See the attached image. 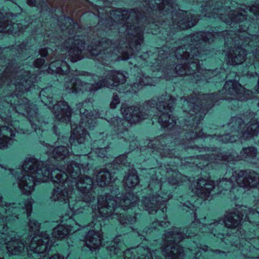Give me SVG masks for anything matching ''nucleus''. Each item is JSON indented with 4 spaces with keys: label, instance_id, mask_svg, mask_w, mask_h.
<instances>
[{
    "label": "nucleus",
    "instance_id": "473e14b6",
    "mask_svg": "<svg viewBox=\"0 0 259 259\" xmlns=\"http://www.w3.org/2000/svg\"><path fill=\"white\" fill-rule=\"evenodd\" d=\"M146 233H150V232H148V230H146Z\"/></svg>",
    "mask_w": 259,
    "mask_h": 259
},
{
    "label": "nucleus",
    "instance_id": "aec40b11",
    "mask_svg": "<svg viewBox=\"0 0 259 259\" xmlns=\"http://www.w3.org/2000/svg\"><path fill=\"white\" fill-rule=\"evenodd\" d=\"M124 183L126 187L132 188L136 186L139 180L136 170L134 169H130L126 177L124 179Z\"/></svg>",
    "mask_w": 259,
    "mask_h": 259
},
{
    "label": "nucleus",
    "instance_id": "412c9836",
    "mask_svg": "<svg viewBox=\"0 0 259 259\" xmlns=\"http://www.w3.org/2000/svg\"><path fill=\"white\" fill-rule=\"evenodd\" d=\"M167 49V47L164 46L158 51V57L155 60V62L152 63L153 66L158 67L159 64H162V61H165L164 59L167 60L169 57H171L170 54H168L166 51Z\"/></svg>",
    "mask_w": 259,
    "mask_h": 259
},
{
    "label": "nucleus",
    "instance_id": "a211bd4d",
    "mask_svg": "<svg viewBox=\"0 0 259 259\" xmlns=\"http://www.w3.org/2000/svg\"><path fill=\"white\" fill-rule=\"evenodd\" d=\"M155 83H156V81L155 79H153V76L150 77L142 72L141 73H138L136 78V80L130 85V89H123L122 92L124 93L128 92H136V90L142 88L144 85H154Z\"/></svg>",
    "mask_w": 259,
    "mask_h": 259
},
{
    "label": "nucleus",
    "instance_id": "c756f323",
    "mask_svg": "<svg viewBox=\"0 0 259 259\" xmlns=\"http://www.w3.org/2000/svg\"><path fill=\"white\" fill-rule=\"evenodd\" d=\"M252 21L251 22V23H252V24H253L255 23V22H254L255 20H254V18H252Z\"/></svg>",
    "mask_w": 259,
    "mask_h": 259
},
{
    "label": "nucleus",
    "instance_id": "6ab92c4d",
    "mask_svg": "<svg viewBox=\"0 0 259 259\" xmlns=\"http://www.w3.org/2000/svg\"><path fill=\"white\" fill-rule=\"evenodd\" d=\"M109 171L106 169L100 170L96 177L97 184L101 187L108 185L111 182L113 177L111 176V169Z\"/></svg>",
    "mask_w": 259,
    "mask_h": 259
},
{
    "label": "nucleus",
    "instance_id": "1a4fd4ad",
    "mask_svg": "<svg viewBox=\"0 0 259 259\" xmlns=\"http://www.w3.org/2000/svg\"><path fill=\"white\" fill-rule=\"evenodd\" d=\"M58 25L64 33H68L69 35V38L64 42V50L62 47L60 48L58 47V49L53 52L52 49L46 48L39 51V54L41 57L49 56L52 54L56 56L59 50H60L59 51L61 52L68 53V60L70 59L71 62H75L81 60L83 58V51H85V44L78 35H76L75 29L79 28L78 24L74 23L70 17H64V22L62 23L59 20ZM64 53H61L60 56L58 57L59 59L52 61L50 64L48 69V73L65 74L68 72L69 66L63 61L66 58V56H64Z\"/></svg>",
    "mask_w": 259,
    "mask_h": 259
},
{
    "label": "nucleus",
    "instance_id": "393cba45",
    "mask_svg": "<svg viewBox=\"0 0 259 259\" xmlns=\"http://www.w3.org/2000/svg\"><path fill=\"white\" fill-rule=\"evenodd\" d=\"M51 90L50 88H46L42 90H41L40 92V97L41 99V101L44 102L46 105H48L50 104L51 103H53V100L52 99V97H47L45 95V94L47 92H50Z\"/></svg>",
    "mask_w": 259,
    "mask_h": 259
},
{
    "label": "nucleus",
    "instance_id": "f3484780",
    "mask_svg": "<svg viewBox=\"0 0 259 259\" xmlns=\"http://www.w3.org/2000/svg\"><path fill=\"white\" fill-rule=\"evenodd\" d=\"M51 110L58 121L65 123L70 121L71 109L66 102L62 100L58 101Z\"/></svg>",
    "mask_w": 259,
    "mask_h": 259
},
{
    "label": "nucleus",
    "instance_id": "4be33fe9",
    "mask_svg": "<svg viewBox=\"0 0 259 259\" xmlns=\"http://www.w3.org/2000/svg\"><path fill=\"white\" fill-rule=\"evenodd\" d=\"M27 46L25 44L22 43L20 45L17 46L12 50L13 55H16L17 57H24L26 56L25 54L27 51Z\"/></svg>",
    "mask_w": 259,
    "mask_h": 259
},
{
    "label": "nucleus",
    "instance_id": "6e6552de",
    "mask_svg": "<svg viewBox=\"0 0 259 259\" xmlns=\"http://www.w3.org/2000/svg\"><path fill=\"white\" fill-rule=\"evenodd\" d=\"M166 171L161 167L151 168L149 174L151 175L149 185L150 191L148 197L143 198L138 202V205L148 211L149 213L157 212L161 215L156 222L152 224V227L155 229L159 227H167L169 225L168 221L161 220L167 218L166 214V202L171 197V188L180 183L182 178V175L171 168H166Z\"/></svg>",
    "mask_w": 259,
    "mask_h": 259
},
{
    "label": "nucleus",
    "instance_id": "f704fd0d",
    "mask_svg": "<svg viewBox=\"0 0 259 259\" xmlns=\"http://www.w3.org/2000/svg\"><path fill=\"white\" fill-rule=\"evenodd\" d=\"M131 64H133V62H130Z\"/></svg>",
    "mask_w": 259,
    "mask_h": 259
},
{
    "label": "nucleus",
    "instance_id": "e433bc0d",
    "mask_svg": "<svg viewBox=\"0 0 259 259\" xmlns=\"http://www.w3.org/2000/svg\"><path fill=\"white\" fill-rule=\"evenodd\" d=\"M111 194H115L114 193H113L112 192H111Z\"/></svg>",
    "mask_w": 259,
    "mask_h": 259
},
{
    "label": "nucleus",
    "instance_id": "a878e982",
    "mask_svg": "<svg viewBox=\"0 0 259 259\" xmlns=\"http://www.w3.org/2000/svg\"><path fill=\"white\" fill-rule=\"evenodd\" d=\"M119 98L117 95H114L112 98V100L110 103V108L114 109L119 104Z\"/></svg>",
    "mask_w": 259,
    "mask_h": 259
},
{
    "label": "nucleus",
    "instance_id": "b1692460",
    "mask_svg": "<svg viewBox=\"0 0 259 259\" xmlns=\"http://www.w3.org/2000/svg\"><path fill=\"white\" fill-rule=\"evenodd\" d=\"M240 238V244L238 246V243L234 242L232 245L236 246L237 248H238L239 249H241V247H244V245H243V243H244L245 245L246 246H249L248 245L246 244V242H247L248 244H251V243H249V241H251V238L248 236L247 235L245 234V233H243V234H241Z\"/></svg>",
    "mask_w": 259,
    "mask_h": 259
},
{
    "label": "nucleus",
    "instance_id": "39448f33",
    "mask_svg": "<svg viewBox=\"0 0 259 259\" xmlns=\"http://www.w3.org/2000/svg\"><path fill=\"white\" fill-rule=\"evenodd\" d=\"M253 93L249 90H245L237 81L230 80L226 82L223 89L219 92V95L210 94L197 96L193 94L191 98H181L185 114L184 123H181V120L177 122L176 118L171 114L170 117H174L176 122L174 127L171 129V135H161L150 141L148 147L153 149V151L158 152L162 157H171L175 156V149L167 148V145H168L170 140L175 138H181L189 135L191 136V139L205 138L204 134L198 124L203 118L208 109L214 106L219 100H231L236 103L237 100L244 101L252 98L254 97Z\"/></svg>",
    "mask_w": 259,
    "mask_h": 259
},
{
    "label": "nucleus",
    "instance_id": "f03ea898",
    "mask_svg": "<svg viewBox=\"0 0 259 259\" xmlns=\"http://www.w3.org/2000/svg\"><path fill=\"white\" fill-rule=\"evenodd\" d=\"M179 0H148L145 2L147 11L158 13L163 15H168L171 19L169 22L167 18L160 23L157 21H151L150 15L147 16L146 13L132 9L130 11L121 9H114L110 12L111 21L122 25L126 28L127 32V43L124 47L112 43L107 38H103L101 41L92 42V45L88 46L87 51L92 55L93 59L97 60L102 64H107V61L117 60H126L135 55L137 57L145 61L148 57L147 53L140 54L141 44L143 42V21L146 25H149L151 29L150 32L156 34V29H159V25L164 26L168 23L170 31L173 29H184L190 28L196 24L198 19L190 12L177 10L176 6ZM150 15V13H148Z\"/></svg>",
    "mask_w": 259,
    "mask_h": 259
},
{
    "label": "nucleus",
    "instance_id": "ddd939ff",
    "mask_svg": "<svg viewBox=\"0 0 259 259\" xmlns=\"http://www.w3.org/2000/svg\"><path fill=\"white\" fill-rule=\"evenodd\" d=\"M249 116L243 115L241 117H233L230 121L223 126L227 133L219 136L214 135L212 140H218L224 143H232L240 138L244 140L250 139L259 134V117L253 116V113H249Z\"/></svg>",
    "mask_w": 259,
    "mask_h": 259
},
{
    "label": "nucleus",
    "instance_id": "7c9ffc66",
    "mask_svg": "<svg viewBox=\"0 0 259 259\" xmlns=\"http://www.w3.org/2000/svg\"><path fill=\"white\" fill-rule=\"evenodd\" d=\"M252 259H259V257H254Z\"/></svg>",
    "mask_w": 259,
    "mask_h": 259
},
{
    "label": "nucleus",
    "instance_id": "9b49d317",
    "mask_svg": "<svg viewBox=\"0 0 259 259\" xmlns=\"http://www.w3.org/2000/svg\"><path fill=\"white\" fill-rule=\"evenodd\" d=\"M76 73L75 71L65 77L63 90L66 93H94L103 87L112 88L122 85L125 83L126 77L123 73L118 71H105L102 76L89 74V77L92 79H89V80H92L94 83H85L76 77Z\"/></svg>",
    "mask_w": 259,
    "mask_h": 259
},
{
    "label": "nucleus",
    "instance_id": "bb28decb",
    "mask_svg": "<svg viewBox=\"0 0 259 259\" xmlns=\"http://www.w3.org/2000/svg\"><path fill=\"white\" fill-rule=\"evenodd\" d=\"M45 63V60L42 58H39L36 60L34 62V66L37 68L40 67Z\"/></svg>",
    "mask_w": 259,
    "mask_h": 259
},
{
    "label": "nucleus",
    "instance_id": "5701e85b",
    "mask_svg": "<svg viewBox=\"0 0 259 259\" xmlns=\"http://www.w3.org/2000/svg\"><path fill=\"white\" fill-rule=\"evenodd\" d=\"M127 162L126 157L125 155H120V156L116 158L111 165L113 166V169H118V166L121 167L122 165H125Z\"/></svg>",
    "mask_w": 259,
    "mask_h": 259
},
{
    "label": "nucleus",
    "instance_id": "dca6fc26",
    "mask_svg": "<svg viewBox=\"0 0 259 259\" xmlns=\"http://www.w3.org/2000/svg\"><path fill=\"white\" fill-rule=\"evenodd\" d=\"M105 134L100 133L98 136V139L95 140L91 144L92 153H95L98 157L102 158L111 159L112 157L110 154L108 152L109 149V144L111 139H114L117 135L107 136L105 138Z\"/></svg>",
    "mask_w": 259,
    "mask_h": 259
},
{
    "label": "nucleus",
    "instance_id": "f257e3e1",
    "mask_svg": "<svg viewBox=\"0 0 259 259\" xmlns=\"http://www.w3.org/2000/svg\"><path fill=\"white\" fill-rule=\"evenodd\" d=\"M46 152L57 160L66 159L67 163L63 169L52 167L49 161H42L34 157H27L21 167L8 168L7 166L0 164L1 169L8 170L15 179L16 185L21 192L25 195L32 194L35 189V182L44 183L51 180L55 188L50 199L67 204L70 215L83 213L92 210L94 215L93 220L86 227L89 230L84 242L91 250L98 248L102 244L101 217L111 218L119 220L123 225H132L136 222L135 216L126 218L123 212L130 206H134L138 198L131 193L126 195H117L115 198L112 195L99 196L95 202L93 179L87 176L79 177L81 168L83 171L89 169V159L86 154L74 156L67 147L60 146L54 148L46 144Z\"/></svg>",
    "mask_w": 259,
    "mask_h": 259
},
{
    "label": "nucleus",
    "instance_id": "0eeeda50",
    "mask_svg": "<svg viewBox=\"0 0 259 259\" xmlns=\"http://www.w3.org/2000/svg\"><path fill=\"white\" fill-rule=\"evenodd\" d=\"M36 81L34 74L20 69L17 70L13 63H9L5 70L0 77V87L3 83H7L8 90L11 92L10 96L7 97L8 104L13 105L16 111L26 115L30 123L37 135H41L48 130L49 123L38 116L35 105L30 104L26 98H21V94L28 91Z\"/></svg>",
    "mask_w": 259,
    "mask_h": 259
},
{
    "label": "nucleus",
    "instance_id": "f8f14e48",
    "mask_svg": "<svg viewBox=\"0 0 259 259\" xmlns=\"http://www.w3.org/2000/svg\"><path fill=\"white\" fill-rule=\"evenodd\" d=\"M190 136V135L185 136L186 140L184 139V137L181 138H175L173 140H170L168 144L171 146L168 145V147H172L175 145L179 146L182 145V147L185 149L192 148L198 149L200 152L203 150L214 152V153L211 155L209 153L205 154L202 156H200L201 157L204 158L202 165L200 164V163L196 164L197 166L200 168H202L206 166H209L212 163H218L220 161L230 162L231 161L234 162L243 160L248 162H252L257 155V149L252 146L243 148L239 155L234 152L230 153L229 155H224L221 153L219 154V151H218V150H214L212 148L210 149L208 148H200L194 145L197 138L191 139Z\"/></svg>",
    "mask_w": 259,
    "mask_h": 259
},
{
    "label": "nucleus",
    "instance_id": "20e7f679",
    "mask_svg": "<svg viewBox=\"0 0 259 259\" xmlns=\"http://www.w3.org/2000/svg\"><path fill=\"white\" fill-rule=\"evenodd\" d=\"M175 99L169 95H162L160 98H154L150 100L145 102L142 105L136 106H128L126 104H123L121 107V113L125 120L118 116L110 118L107 111L103 109L92 110L93 105L90 102L85 101L79 104L81 119L78 125L71 124L72 134L69 140L71 146H76V144L80 145L84 144L85 140L89 137L87 132V129H92L96 124V119L97 117L105 119L112 127L117 135V138L123 139L124 141L134 142V137L130 136L127 130V126L129 122L136 123L140 121L154 117L159 115L158 122L164 128L170 130L176 124L174 117L171 118V114ZM170 133L168 135H171Z\"/></svg>",
    "mask_w": 259,
    "mask_h": 259
},
{
    "label": "nucleus",
    "instance_id": "2f4dec72",
    "mask_svg": "<svg viewBox=\"0 0 259 259\" xmlns=\"http://www.w3.org/2000/svg\"><path fill=\"white\" fill-rule=\"evenodd\" d=\"M136 67H137V65L135 64V66H134V68H136Z\"/></svg>",
    "mask_w": 259,
    "mask_h": 259
},
{
    "label": "nucleus",
    "instance_id": "9d476101",
    "mask_svg": "<svg viewBox=\"0 0 259 259\" xmlns=\"http://www.w3.org/2000/svg\"><path fill=\"white\" fill-rule=\"evenodd\" d=\"M259 183V175L251 170H229L222 179L213 181L203 179H198L192 184V192L198 197L206 200L210 196L211 191L218 187L219 189H230L237 184L241 187H254Z\"/></svg>",
    "mask_w": 259,
    "mask_h": 259
},
{
    "label": "nucleus",
    "instance_id": "4468645a",
    "mask_svg": "<svg viewBox=\"0 0 259 259\" xmlns=\"http://www.w3.org/2000/svg\"><path fill=\"white\" fill-rule=\"evenodd\" d=\"M163 242L161 251L165 259H200L202 251L205 252L208 251V246L198 244L194 242L186 251L178 244L166 240L164 237Z\"/></svg>",
    "mask_w": 259,
    "mask_h": 259
},
{
    "label": "nucleus",
    "instance_id": "7ed1b4c3",
    "mask_svg": "<svg viewBox=\"0 0 259 259\" xmlns=\"http://www.w3.org/2000/svg\"><path fill=\"white\" fill-rule=\"evenodd\" d=\"M32 206L31 198L16 206L3 201L0 194V254L6 251L12 255H23L27 252L30 259H64L58 253L48 258L44 253L49 252L56 240L77 231L79 225L70 213L65 214L51 237L47 232L40 233V224L29 218Z\"/></svg>",
    "mask_w": 259,
    "mask_h": 259
},
{
    "label": "nucleus",
    "instance_id": "423d86ee",
    "mask_svg": "<svg viewBox=\"0 0 259 259\" xmlns=\"http://www.w3.org/2000/svg\"><path fill=\"white\" fill-rule=\"evenodd\" d=\"M181 207L183 210H187L190 209L193 211L195 220L191 225V227L187 229H182L173 227L170 231H167L164 234V238L167 241H171L176 244H178L185 237H191L192 235H196V230L192 232V229L196 226L199 227L201 233H210L213 236L220 239L225 243L227 242L223 239L226 236L230 234L229 229H235L239 226L244 216V221H248L251 224H256L259 226V201L251 208L246 206L236 205L235 207L226 211L224 219L221 218L217 219L211 220L205 223L206 218L204 217L200 220L196 219L195 212V206L192 203L187 202H181Z\"/></svg>",
    "mask_w": 259,
    "mask_h": 259
},
{
    "label": "nucleus",
    "instance_id": "2eb2a0df",
    "mask_svg": "<svg viewBox=\"0 0 259 259\" xmlns=\"http://www.w3.org/2000/svg\"><path fill=\"white\" fill-rule=\"evenodd\" d=\"M110 254L121 255L122 253L124 259H161L157 254L159 250H155L150 252L148 248L143 246H138L132 248L125 251L124 243L121 241L120 236L116 237L110 245L107 247Z\"/></svg>",
    "mask_w": 259,
    "mask_h": 259
},
{
    "label": "nucleus",
    "instance_id": "cd10ccee",
    "mask_svg": "<svg viewBox=\"0 0 259 259\" xmlns=\"http://www.w3.org/2000/svg\"><path fill=\"white\" fill-rule=\"evenodd\" d=\"M209 251H211L214 252V253H224V252L221 251L220 250H211V249H210V250H209Z\"/></svg>",
    "mask_w": 259,
    "mask_h": 259
},
{
    "label": "nucleus",
    "instance_id": "c9c22d12",
    "mask_svg": "<svg viewBox=\"0 0 259 259\" xmlns=\"http://www.w3.org/2000/svg\"><path fill=\"white\" fill-rule=\"evenodd\" d=\"M47 7H48V9H50V8H49V6H47Z\"/></svg>",
    "mask_w": 259,
    "mask_h": 259
},
{
    "label": "nucleus",
    "instance_id": "72a5a7b5",
    "mask_svg": "<svg viewBox=\"0 0 259 259\" xmlns=\"http://www.w3.org/2000/svg\"><path fill=\"white\" fill-rule=\"evenodd\" d=\"M162 77V76H158L157 77V78H158V77Z\"/></svg>",
    "mask_w": 259,
    "mask_h": 259
},
{
    "label": "nucleus",
    "instance_id": "58836bf2",
    "mask_svg": "<svg viewBox=\"0 0 259 259\" xmlns=\"http://www.w3.org/2000/svg\"><path fill=\"white\" fill-rule=\"evenodd\" d=\"M0 259H2V258L0 257Z\"/></svg>",
    "mask_w": 259,
    "mask_h": 259
},
{
    "label": "nucleus",
    "instance_id": "c85d7f7f",
    "mask_svg": "<svg viewBox=\"0 0 259 259\" xmlns=\"http://www.w3.org/2000/svg\"><path fill=\"white\" fill-rule=\"evenodd\" d=\"M237 235H239L240 233L241 234V231L240 230H238L237 232Z\"/></svg>",
    "mask_w": 259,
    "mask_h": 259
},
{
    "label": "nucleus",
    "instance_id": "4c0bfd02",
    "mask_svg": "<svg viewBox=\"0 0 259 259\" xmlns=\"http://www.w3.org/2000/svg\"><path fill=\"white\" fill-rule=\"evenodd\" d=\"M90 259H94V258H90Z\"/></svg>",
    "mask_w": 259,
    "mask_h": 259
}]
</instances>
